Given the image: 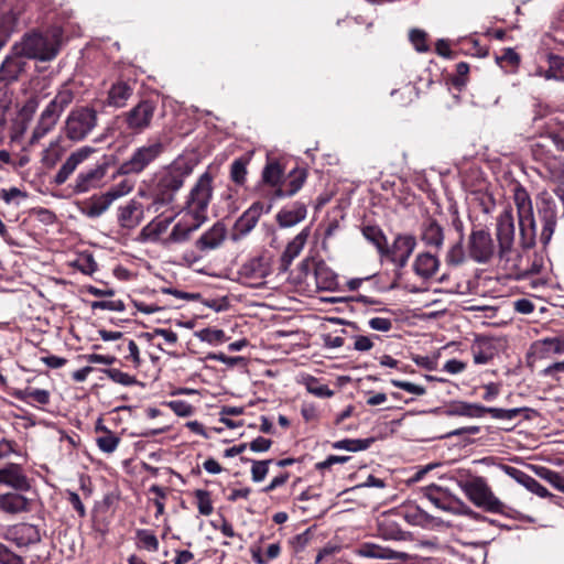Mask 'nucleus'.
I'll list each match as a JSON object with an SVG mask.
<instances>
[{
  "instance_id": "2eb2a0df",
  "label": "nucleus",
  "mask_w": 564,
  "mask_h": 564,
  "mask_svg": "<svg viewBox=\"0 0 564 564\" xmlns=\"http://www.w3.org/2000/svg\"><path fill=\"white\" fill-rule=\"evenodd\" d=\"M529 250L523 249L519 241V247H516L514 243L498 247L497 256L506 269L513 271L518 276H523L531 272L523 265L524 252Z\"/></svg>"
},
{
  "instance_id": "e2e57ef3",
  "label": "nucleus",
  "mask_w": 564,
  "mask_h": 564,
  "mask_svg": "<svg viewBox=\"0 0 564 564\" xmlns=\"http://www.w3.org/2000/svg\"><path fill=\"white\" fill-rule=\"evenodd\" d=\"M410 41L417 52H427L429 45L426 43V33L419 29H413L410 32Z\"/></svg>"
},
{
  "instance_id": "5fc2aeb1",
  "label": "nucleus",
  "mask_w": 564,
  "mask_h": 564,
  "mask_svg": "<svg viewBox=\"0 0 564 564\" xmlns=\"http://www.w3.org/2000/svg\"><path fill=\"white\" fill-rule=\"evenodd\" d=\"M536 347H541L543 354H563L564 352V339L558 337H547L535 344Z\"/></svg>"
},
{
  "instance_id": "79ce46f5",
  "label": "nucleus",
  "mask_w": 564,
  "mask_h": 564,
  "mask_svg": "<svg viewBox=\"0 0 564 564\" xmlns=\"http://www.w3.org/2000/svg\"><path fill=\"white\" fill-rule=\"evenodd\" d=\"M380 535L386 540H404L405 532L401 530L400 525L390 517L383 518L379 522Z\"/></svg>"
},
{
  "instance_id": "7ed1b4c3",
  "label": "nucleus",
  "mask_w": 564,
  "mask_h": 564,
  "mask_svg": "<svg viewBox=\"0 0 564 564\" xmlns=\"http://www.w3.org/2000/svg\"><path fill=\"white\" fill-rule=\"evenodd\" d=\"M513 203L517 207L520 242L523 249H532L536 240V225L532 199L523 185L517 183L512 189Z\"/></svg>"
},
{
  "instance_id": "1a4fd4ad",
  "label": "nucleus",
  "mask_w": 564,
  "mask_h": 564,
  "mask_svg": "<svg viewBox=\"0 0 564 564\" xmlns=\"http://www.w3.org/2000/svg\"><path fill=\"white\" fill-rule=\"evenodd\" d=\"M164 151L161 141L149 142L137 148L131 156L118 167L120 175L140 174L153 163Z\"/></svg>"
},
{
  "instance_id": "4be33fe9",
  "label": "nucleus",
  "mask_w": 564,
  "mask_h": 564,
  "mask_svg": "<svg viewBox=\"0 0 564 564\" xmlns=\"http://www.w3.org/2000/svg\"><path fill=\"white\" fill-rule=\"evenodd\" d=\"M0 484L9 486L15 491H28L31 487L28 477L17 464H9L0 469Z\"/></svg>"
},
{
  "instance_id": "4d7b16f0",
  "label": "nucleus",
  "mask_w": 564,
  "mask_h": 564,
  "mask_svg": "<svg viewBox=\"0 0 564 564\" xmlns=\"http://www.w3.org/2000/svg\"><path fill=\"white\" fill-rule=\"evenodd\" d=\"M74 267L87 275H93L98 269V264L90 253L80 254L75 260Z\"/></svg>"
},
{
  "instance_id": "c756f323",
  "label": "nucleus",
  "mask_w": 564,
  "mask_h": 564,
  "mask_svg": "<svg viewBox=\"0 0 564 564\" xmlns=\"http://www.w3.org/2000/svg\"><path fill=\"white\" fill-rule=\"evenodd\" d=\"M305 180V170H292L288 175V180L282 182L280 186L275 188L273 196L275 198H284L295 195L304 185Z\"/></svg>"
},
{
  "instance_id": "dca6fc26",
  "label": "nucleus",
  "mask_w": 564,
  "mask_h": 564,
  "mask_svg": "<svg viewBox=\"0 0 564 564\" xmlns=\"http://www.w3.org/2000/svg\"><path fill=\"white\" fill-rule=\"evenodd\" d=\"M264 212V206L261 202H254L242 215L235 221L230 239L239 241L245 238L256 227L259 218Z\"/></svg>"
},
{
  "instance_id": "49530a36",
  "label": "nucleus",
  "mask_w": 564,
  "mask_h": 564,
  "mask_svg": "<svg viewBox=\"0 0 564 564\" xmlns=\"http://www.w3.org/2000/svg\"><path fill=\"white\" fill-rule=\"evenodd\" d=\"M250 159L240 156L236 159L230 165V180L237 185H243L247 180V166Z\"/></svg>"
},
{
  "instance_id": "9b49d317",
  "label": "nucleus",
  "mask_w": 564,
  "mask_h": 564,
  "mask_svg": "<svg viewBox=\"0 0 564 564\" xmlns=\"http://www.w3.org/2000/svg\"><path fill=\"white\" fill-rule=\"evenodd\" d=\"M498 248L486 228H474L468 237L467 251L471 260L479 264L489 263Z\"/></svg>"
},
{
  "instance_id": "c85d7f7f",
  "label": "nucleus",
  "mask_w": 564,
  "mask_h": 564,
  "mask_svg": "<svg viewBox=\"0 0 564 564\" xmlns=\"http://www.w3.org/2000/svg\"><path fill=\"white\" fill-rule=\"evenodd\" d=\"M441 487L431 485L424 488V496L437 508L443 511L453 513H468L471 510L462 502H458V507H455L453 501L448 500L445 496L441 497Z\"/></svg>"
},
{
  "instance_id": "5701e85b",
  "label": "nucleus",
  "mask_w": 564,
  "mask_h": 564,
  "mask_svg": "<svg viewBox=\"0 0 564 564\" xmlns=\"http://www.w3.org/2000/svg\"><path fill=\"white\" fill-rule=\"evenodd\" d=\"M356 554L369 557V558H381V560H400L408 561L409 554L404 552L394 551L392 549L381 546L375 543H364L358 546Z\"/></svg>"
},
{
  "instance_id": "f257e3e1",
  "label": "nucleus",
  "mask_w": 564,
  "mask_h": 564,
  "mask_svg": "<svg viewBox=\"0 0 564 564\" xmlns=\"http://www.w3.org/2000/svg\"><path fill=\"white\" fill-rule=\"evenodd\" d=\"M194 167L195 162L192 159L181 155L159 171L150 189L152 203L149 208L159 213L162 208L172 206Z\"/></svg>"
},
{
  "instance_id": "ddd939ff",
  "label": "nucleus",
  "mask_w": 564,
  "mask_h": 564,
  "mask_svg": "<svg viewBox=\"0 0 564 564\" xmlns=\"http://www.w3.org/2000/svg\"><path fill=\"white\" fill-rule=\"evenodd\" d=\"M416 247V239L412 235H397L391 247L387 245L381 257L388 258L399 268H404Z\"/></svg>"
},
{
  "instance_id": "3c124183",
  "label": "nucleus",
  "mask_w": 564,
  "mask_h": 564,
  "mask_svg": "<svg viewBox=\"0 0 564 564\" xmlns=\"http://www.w3.org/2000/svg\"><path fill=\"white\" fill-rule=\"evenodd\" d=\"M530 411L529 408H513V409H501V408H487L485 406V413H489L492 419L496 420H513L520 413Z\"/></svg>"
},
{
  "instance_id": "0eeeda50",
  "label": "nucleus",
  "mask_w": 564,
  "mask_h": 564,
  "mask_svg": "<svg viewBox=\"0 0 564 564\" xmlns=\"http://www.w3.org/2000/svg\"><path fill=\"white\" fill-rule=\"evenodd\" d=\"M98 111L89 106L74 107L67 115L63 132L72 142L84 141L98 126Z\"/></svg>"
},
{
  "instance_id": "603ef678",
  "label": "nucleus",
  "mask_w": 564,
  "mask_h": 564,
  "mask_svg": "<svg viewBox=\"0 0 564 564\" xmlns=\"http://www.w3.org/2000/svg\"><path fill=\"white\" fill-rule=\"evenodd\" d=\"M196 498L198 512L203 516H209L213 513L214 507L210 498V492L204 489H196L194 491Z\"/></svg>"
},
{
  "instance_id": "9d476101",
  "label": "nucleus",
  "mask_w": 564,
  "mask_h": 564,
  "mask_svg": "<svg viewBox=\"0 0 564 564\" xmlns=\"http://www.w3.org/2000/svg\"><path fill=\"white\" fill-rule=\"evenodd\" d=\"M155 110L156 105L153 100L143 99L119 118L130 133L141 134L151 127Z\"/></svg>"
},
{
  "instance_id": "69168bd1",
  "label": "nucleus",
  "mask_w": 564,
  "mask_h": 564,
  "mask_svg": "<svg viewBox=\"0 0 564 564\" xmlns=\"http://www.w3.org/2000/svg\"><path fill=\"white\" fill-rule=\"evenodd\" d=\"M0 564H25V562L22 556L0 543Z\"/></svg>"
},
{
  "instance_id": "423d86ee",
  "label": "nucleus",
  "mask_w": 564,
  "mask_h": 564,
  "mask_svg": "<svg viewBox=\"0 0 564 564\" xmlns=\"http://www.w3.org/2000/svg\"><path fill=\"white\" fill-rule=\"evenodd\" d=\"M458 486L476 507L490 513L507 514V506L495 496L485 478L475 476L460 480Z\"/></svg>"
},
{
  "instance_id": "412c9836",
  "label": "nucleus",
  "mask_w": 564,
  "mask_h": 564,
  "mask_svg": "<svg viewBox=\"0 0 564 564\" xmlns=\"http://www.w3.org/2000/svg\"><path fill=\"white\" fill-rule=\"evenodd\" d=\"M241 279L262 281L270 274L269 260L263 256H257L247 260L238 271Z\"/></svg>"
},
{
  "instance_id": "13d9d810",
  "label": "nucleus",
  "mask_w": 564,
  "mask_h": 564,
  "mask_svg": "<svg viewBox=\"0 0 564 564\" xmlns=\"http://www.w3.org/2000/svg\"><path fill=\"white\" fill-rule=\"evenodd\" d=\"M196 337L208 344H220L227 340L226 334L223 329L214 328H203L196 333Z\"/></svg>"
},
{
  "instance_id": "aec40b11",
  "label": "nucleus",
  "mask_w": 564,
  "mask_h": 564,
  "mask_svg": "<svg viewBox=\"0 0 564 564\" xmlns=\"http://www.w3.org/2000/svg\"><path fill=\"white\" fill-rule=\"evenodd\" d=\"M26 63L22 57L12 52L8 55L0 65V84L3 87L19 80L21 74L25 70Z\"/></svg>"
},
{
  "instance_id": "f704fd0d",
  "label": "nucleus",
  "mask_w": 564,
  "mask_h": 564,
  "mask_svg": "<svg viewBox=\"0 0 564 564\" xmlns=\"http://www.w3.org/2000/svg\"><path fill=\"white\" fill-rule=\"evenodd\" d=\"M306 213L305 204L295 202L292 206L284 207L278 213L276 221L280 227H292L301 223L306 217Z\"/></svg>"
},
{
  "instance_id": "a19ab883",
  "label": "nucleus",
  "mask_w": 564,
  "mask_h": 564,
  "mask_svg": "<svg viewBox=\"0 0 564 564\" xmlns=\"http://www.w3.org/2000/svg\"><path fill=\"white\" fill-rule=\"evenodd\" d=\"M362 235L366 238V240L371 242L377 248L380 256H382L388 245L387 237L383 234L382 229L376 225H367L362 227Z\"/></svg>"
},
{
  "instance_id": "864d4df0",
  "label": "nucleus",
  "mask_w": 564,
  "mask_h": 564,
  "mask_svg": "<svg viewBox=\"0 0 564 564\" xmlns=\"http://www.w3.org/2000/svg\"><path fill=\"white\" fill-rule=\"evenodd\" d=\"M536 473L539 477L546 480L557 490L564 492V476L561 473L545 467H540Z\"/></svg>"
},
{
  "instance_id": "f3484780",
  "label": "nucleus",
  "mask_w": 564,
  "mask_h": 564,
  "mask_svg": "<svg viewBox=\"0 0 564 564\" xmlns=\"http://www.w3.org/2000/svg\"><path fill=\"white\" fill-rule=\"evenodd\" d=\"M95 152L96 149L89 145H84L72 152L54 175L53 183L57 186L65 184L77 167Z\"/></svg>"
},
{
  "instance_id": "de8ad7c7",
  "label": "nucleus",
  "mask_w": 564,
  "mask_h": 564,
  "mask_svg": "<svg viewBox=\"0 0 564 564\" xmlns=\"http://www.w3.org/2000/svg\"><path fill=\"white\" fill-rule=\"evenodd\" d=\"M241 462H250L251 466V479L253 482H261L264 480L269 473V465L272 464L273 459L253 460L246 457H241Z\"/></svg>"
},
{
  "instance_id": "6e6d98bb",
  "label": "nucleus",
  "mask_w": 564,
  "mask_h": 564,
  "mask_svg": "<svg viewBox=\"0 0 564 564\" xmlns=\"http://www.w3.org/2000/svg\"><path fill=\"white\" fill-rule=\"evenodd\" d=\"M96 442L101 452L110 454L118 447L120 438L110 430L105 429V435L97 437Z\"/></svg>"
},
{
  "instance_id": "f03ea898",
  "label": "nucleus",
  "mask_w": 564,
  "mask_h": 564,
  "mask_svg": "<svg viewBox=\"0 0 564 564\" xmlns=\"http://www.w3.org/2000/svg\"><path fill=\"white\" fill-rule=\"evenodd\" d=\"M554 194L547 191L540 192L535 197L538 220L541 226L540 242L546 247L555 232L557 221L564 216V188L557 187Z\"/></svg>"
},
{
  "instance_id": "a18cd8bd",
  "label": "nucleus",
  "mask_w": 564,
  "mask_h": 564,
  "mask_svg": "<svg viewBox=\"0 0 564 564\" xmlns=\"http://www.w3.org/2000/svg\"><path fill=\"white\" fill-rule=\"evenodd\" d=\"M373 438H346L341 441H337L333 443V448L335 449H345L348 452H360L365 451L370 447V445L373 443Z\"/></svg>"
},
{
  "instance_id": "4468645a",
  "label": "nucleus",
  "mask_w": 564,
  "mask_h": 564,
  "mask_svg": "<svg viewBox=\"0 0 564 564\" xmlns=\"http://www.w3.org/2000/svg\"><path fill=\"white\" fill-rule=\"evenodd\" d=\"M129 191L130 188L124 189L121 184L118 188L110 189L101 195H94L88 200L84 202L82 213L89 218H97L110 207L113 200Z\"/></svg>"
},
{
  "instance_id": "2f4dec72",
  "label": "nucleus",
  "mask_w": 564,
  "mask_h": 564,
  "mask_svg": "<svg viewBox=\"0 0 564 564\" xmlns=\"http://www.w3.org/2000/svg\"><path fill=\"white\" fill-rule=\"evenodd\" d=\"M440 264V259L435 254L421 252L414 259L413 271L417 276L429 280L435 275Z\"/></svg>"
},
{
  "instance_id": "338daca9",
  "label": "nucleus",
  "mask_w": 564,
  "mask_h": 564,
  "mask_svg": "<svg viewBox=\"0 0 564 564\" xmlns=\"http://www.w3.org/2000/svg\"><path fill=\"white\" fill-rule=\"evenodd\" d=\"M91 308L95 310H108L122 312L126 306L121 300H111V301H95L91 303Z\"/></svg>"
},
{
  "instance_id": "6e6552de",
  "label": "nucleus",
  "mask_w": 564,
  "mask_h": 564,
  "mask_svg": "<svg viewBox=\"0 0 564 564\" xmlns=\"http://www.w3.org/2000/svg\"><path fill=\"white\" fill-rule=\"evenodd\" d=\"M213 181L214 176L209 171L204 172L194 186L191 188L186 202L185 210L193 219L200 221L207 220V209L213 198Z\"/></svg>"
},
{
  "instance_id": "e433bc0d",
  "label": "nucleus",
  "mask_w": 564,
  "mask_h": 564,
  "mask_svg": "<svg viewBox=\"0 0 564 564\" xmlns=\"http://www.w3.org/2000/svg\"><path fill=\"white\" fill-rule=\"evenodd\" d=\"M445 414L447 416L481 417L485 414V406L477 403L455 401L447 406Z\"/></svg>"
},
{
  "instance_id": "4c0bfd02",
  "label": "nucleus",
  "mask_w": 564,
  "mask_h": 564,
  "mask_svg": "<svg viewBox=\"0 0 564 564\" xmlns=\"http://www.w3.org/2000/svg\"><path fill=\"white\" fill-rule=\"evenodd\" d=\"M474 362L476 365H485L495 356V348L489 339H476L471 346Z\"/></svg>"
},
{
  "instance_id": "bb28decb",
  "label": "nucleus",
  "mask_w": 564,
  "mask_h": 564,
  "mask_svg": "<svg viewBox=\"0 0 564 564\" xmlns=\"http://www.w3.org/2000/svg\"><path fill=\"white\" fill-rule=\"evenodd\" d=\"M310 235V229L304 228L301 232H299L286 246L280 259V268L281 272H286L293 262V260L301 253L303 250L307 238Z\"/></svg>"
},
{
  "instance_id": "f8f14e48",
  "label": "nucleus",
  "mask_w": 564,
  "mask_h": 564,
  "mask_svg": "<svg viewBox=\"0 0 564 564\" xmlns=\"http://www.w3.org/2000/svg\"><path fill=\"white\" fill-rule=\"evenodd\" d=\"M108 164H96L94 167L80 171L68 185L72 193L82 195L101 188L105 184Z\"/></svg>"
},
{
  "instance_id": "c03bdc74",
  "label": "nucleus",
  "mask_w": 564,
  "mask_h": 564,
  "mask_svg": "<svg viewBox=\"0 0 564 564\" xmlns=\"http://www.w3.org/2000/svg\"><path fill=\"white\" fill-rule=\"evenodd\" d=\"M13 397L20 401L29 402V399L45 405L50 402V392L44 389H24L18 390L13 393Z\"/></svg>"
},
{
  "instance_id": "20e7f679",
  "label": "nucleus",
  "mask_w": 564,
  "mask_h": 564,
  "mask_svg": "<svg viewBox=\"0 0 564 564\" xmlns=\"http://www.w3.org/2000/svg\"><path fill=\"white\" fill-rule=\"evenodd\" d=\"M75 93L68 85H63L40 115L31 135L35 143L50 133L57 124L64 110L73 102Z\"/></svg>"
},
{
  "instance_id": "a211bd4d",
  "label": "nucleus",
  "mask_w": 564,
  "mask_h": 564,
  "mask_svg": "<svg viewBox=\"0 0 564 564\" xmlns=\"http://www.w3.org/2000/svg\"><path fill=\"white\" fill-rule=\"evenodd\" d=\"M227 234L226 225L218 220L195 241V248L202 254L216 250L223 246Z\"/></svg>"
},
{
  "instance_id": "09e8293b",
  "label": "nucleus",
  "mask_w": 564,
  "mask_h": 564,
  "mask_svg": "<svg viewBox=\"0 0 564 564\" xmlns=\"http://www.w3.org/2000/svg\"><path fill=\"white\" fill-rule=\"evenodd\" d=\"M466 251L464 248V240L458 239L452 245L446 253L445 261L448 265L457 267L465 262Z\"/></svg>"
},
{
  "instance_id": "6ab92c4d",
  "label": "nucleus",
  "mask_w": 564,
  "mask_h": 564,
  "mask_svg": "<svg viewBox=\"0 0 564 564\" xmlns=\"http://www.w3.org/2000/svg\"><path fill=\"white\" fill-rule=\"evenodd\" d=\"M516 226L511 206H507L496 219L498 247L514 243Z\"/></svg>"
},
{
  "instance_id": "052dcab7",
  "label": "nucleus",
  "mask_w": 564,
  "mask_h": 564,
  "mask_svg": "<svg viewBox=\"0 0 564 564\" xmlns=\"http://www.w3.org/2000/svg\"><path fill=\"white\" fill-rule=\"evenodd\" d=\"M104 372L110 378L113 382L119 383L124 387L133 386L137 383L135 377L121 371L116 368L105 369Z\"/></svg>"
},
{
  "instance_id": "bf43d9fd",
  "label": "nucleus",
  "mask_w": 564,
  "mask_h": 564,
  "mask_svg": "<svg viewBox=\"0 0 564 564\" xmlns=\"http://www.w3.org/2000/svg\"><path fill=\"white\" fill-rule=\"evenodd\" d=\"M546 77L564 80V57L558 55H551L549 57V69Z\"/></svg>"
},
{
  "instance_id": "39448f33",
  "label": "nucleus",
  "mask_w": 564,
  "mask_h": 564,
  "mask_svg": "<svg viewBox=\"0 0 564 564\" xmlns=\"http://www.w3.org/2000/svg\"><path fill=\"white\" fill-rule=\"evenodd\" d=\"M11 51L21 57L47 62L56 57L59 46L53 37L32 32L24 34L19 42L14 43Z\"/></svg>"
},
{
  "instance_id": "b1692460",
  "label": "nucleus",
  "mask_w": 564,
  "mask_h": 564,
  "mask_svg": "<svg viewBox=\"0 0 564 564\" xmlns=\"http://www.w3.org/2000/svg\"><path fill=\"white\" fill-rule=\"evenodd\" d=\"M22 492L15 490L0 492V510L8 514L28 512L30 510V500Z\"/></svg>"
},
{
  "instance_id": "774afa93",
  "label": "nucleus",
  "mask_w": 564,
  "mask_h": 564,
  "mask_svg": "<svg viewBox=\"0 0 564 564\" xmlns=\"http://www.w3.org/2000/svg\"><path fill=\"white\" fill-rule=\"evenodd\" d=\"M391 384L415 395H423L426 392V389L423 386L409 381L392 379Z\"/></svg>"
},
{
  "instance_id": "680f3d73",
  "label": "nucleus",
  "mask_w": 564,
  "mask_h": 564,
  "mask_svg": "<svg viewBox=\"0 0 564 564\" xmlns=\"http://www.w3.org/2000/svg\"><path fill=\"white\" fill-rule=\"evenodd\" d=\"M169 406L176 415L182 417L191 416L194 413V406L183 400H173L164 403Z\"/></svg>"
},
{
  "instance_id": "8fccbe9b",
  "label": "nucleus",
  "mask_w": 564,
  "mask_h": 564,
  "mask_svg": "<svg viewBox=\"0 0 564 564\" xmlns=\"http://www.w3.org/2000/svg\"><path fill=\"white\" fill-rule=\"evenodd\" d=\"M135 535L139 549H144L149 552H156L159 550V540L151 531L139 529L137 530Z\"/></svg>"
},
{
  "instance_id": "a878e982",
  "label": "nucleus",
  "mask_w": 564,
  "mask_h": 564,
  "mask_svg": "<svg viewBox=\"0 0 564 564\" xmlns=\"http://www.w3.org/2000/svg\"><path fill=\"white\" fill-rule=\"evenodd\" d=\"M134 91L133 84L124 80L113 83L108 93L105 104L108 107L122 108L127 105Z\"/></svg>"
},
{
  "instance_id": "7c9ffc66",
  "label": "nucleus",
  "mask_w": 564,
  "mask_h": 564,
  "mask_svg": "<svg viewBox=\"0 0 564 564\" xmlns=\"http://www.w3.org/2000/svg\"><path fill=\"white\" fill-rule=\"evenodd\" d=\"M143 218V208L141 203L131 199L119 208L118 223L122 228L133 229Z\"/></svg>"
},
{
  "instance_id": "c9c22d12",
  "label": "nucleus",
  "mask_w": 564,
  "mask_h": 564,
  "mask_svg": "<svg viewBox=\"0 0 564 564\" xmlns=\"http://www.w3.org/2000/svg\"><path fill=\"white\" fill-rule=\"evenodd\" d=\"M205 221L193 219L191 221L182 218L175 224L169 235V241L174 243H183L188 241L192 234L196 231Z\"/></svg>"
},
{
  "instance_id": "cd10ccee",
  "label": "nucleus",
  "mask_w": 564,
  "mask_h": 564,
  "mask_svg": "<svg viewBox=\"0 0 564 564\" xmlns=\"http://www.w3.org/2000/svg\"><path fill=\"white\" fill-rule=\"evenodd\" d=\"M444 229L438 221L432 217H427L421 225V240L427 247H434L440 250L444 243Z\"/></svg>"
},
{
  "instance_id": "0e129e2a",
  "label": "nucleus",
  "mask_w": 564,
  "mask_h": 564,
  "mask_svg": "<svg viewBox=\"0 0 564 564\" xmlns=\"http://www.w3.org/2000/svg\"><path fill=\"white\" fill-rule=\"evenodd\" d=\"M312 539L311 529L305 530L304 532L296 534L290 540V544L295 553H300L305 550Z\"/></svg>"
},
{
  "instance_id": "473e14b6",
  "label": "nucleus",
  "mask_w": 564,
  "mask_h": 564,
  "mask_svg": "<svg viewBox=\"0 0 564 564\" xmlns=\"http://www.w3.org/2000/svg\"><path fill=\"white\" fill-rule=\"evenodd\" d=\"M11 540L17 546H28L41 542V534L36 525L30 523H21L10 531Z\"/></svg>"
},
{
  "instance_id": "37998d69",
  "label": "nucleus",
  "mask_w": 564,
  "mask_h": 564,
  "mask_svg": "<svg viewBox=\"0 0 564 564\" xmlns=\"http://www.w3.org/2000/svg\"><path fill=\"white\" fill-rule=\"evenodd\" d=\"M282 176L283 169L276 161L268 162L262 171V182L275 188L282 183Z\"/></svg>"
},
{
  "instance_id": "393cba45",
  "label": "nucleus",
  "mask_w": 564,
  "mask_h": 564,
  "mask_svg": "<svg viewBox=\"0 0 564 564\" xmlns=\"http://www.w3.org/2000/svg\"><path fill=\"white\" fill-rule=\"evenodd\" d=\"M502 469L509 477H511L517 482L521 484L528 490L538 495L539 497L546 498L551 496V494L544 486H542L535 478L528 475L523 470L509 465H502Z\"/></svg>"
},
{
  "instance_id": "58836bf2",
  "label": "nucleus",
  "mask_w": 564,
  "mask_h": 564,
  "mask_svg": "<svg viewBox=\"0 0 564 564\" xmlns=\"http://www.w3.org/2000/svg\"><path fill=\"white\" fill-rule=\"evenodd\" d=\"M314 276L318 288L328 290L336 284V274L326 265L324 261L314 263Z\"/></svg>"
},
{
  "instance_id": "72a5a7b5",
  "label": "nucleus",
  "mask_w": 564,
  "mask_h": 564,
  "mask_svg": "<svg viewBox=\"0 0 564 564\" xmlns=\"http://www.w3.org/2000/svg\"><path fill=\"white\" fill-rule=\"evenodd\" d=\"M21 8L12 7L0 14V50L8 43L12 33L17 30Z\"/></svg>"
},
{
  "instance_id": "ea45409f",
  "label": "nucleus",
  "mask_w": 564,
  "mask_h": 564,
  "mask_svg": "<svg viewBox=\"0 0 564 564\" xmlns=\"http://www.w3.org/2000/svg\"><path fill=\"white\" fill-rule=\"evenodd\" d=\"M300 383H302L307 392L318 398H330L334 395V391L328 386L321 383L319 379L311 375H302Z\"/></svg>"
}]
</instances>
